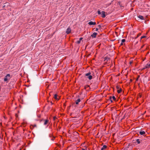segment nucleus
Returning a JSON list of instances; mask_svg holds the SVG:
<instances>
[{
  "instance_id": "nucleus-1",
  "label": "nucleus",
  "mask_w": 150,
  "mask_h": 150,
  "mask_svg": "<svg viewBox=\"0 0 150 150\" xmlns=\"http://www.w3.org/2000/svg\"><path fill=\"white\" fill-rule=\"evenodd\" d=\"M85 76L87 77L89 80H91L92 78V76L91 75V73L90 72L85 74Z\"/></svg>"
},
{
  "instance_id": "nucleus-2",
  "label": "nucleus",
  "mask_w": 150,
  "mask_h": 150,
  "mask_svg": "<svg viewBox=\"0 0 150 150\" xmlns=\"http://www.w3.org/2000/svg\"><path fill=\"white\" fill-rule=\"evenodd\" d=\"M10 75L9 74H7L4 79V81L5 82H8V80H9L10 78Z\"/></svg>"
},
{
  "instance_id": "nucleus-3",
  "label": "nucleus",
  "mask_w": 150,
  "mask_h": 150,
  "mask_svg": "<svg viewBox=\"0 0 150 150\" xmlns=\"http://www.w3.org/2000/svg\"><path fill=\"white\" fill-rule=\"evenodd\" d=\"M97 35V33L94 32L91 35V36L92 38H95L96 37Z\"/></svg>"
},
{
  "instance_id": "nucleus-4",
  "label": "nucleus",
  "mask_w": 150,
  "mask_h": 150,
  "mask_svg": "<svg viewBox=\"0 0 150 150\" xmlns=\"http://www.w3.org/2000/svg\"><path fill=\"white\" fill-rule=\"evenodd\" d=\"M71 30L70 28V27H68L66 33L68 34H69L71 33Z\"/></svg>"
},
{
  "instance_id": "nucleus-5",
  "label": "nucleus",
  "mask_w": 150,
  "mask_h": 150,
  "mask_svg": "<svg viewBox=\"0 0 150 150\" xmlns=\"http://www.w3.org/2000/svg\"><path fill=\"white\" fill-rule=\"evenodd\" d=\"M44 124L45 125H47V124H49V120L48 119H46L44 120Z\"/></svg>"
},
{
  "instance_id": "nucleus-6",
  "label": "nucleus",
  "mask_w": 150,
  "mask_h": 150,
  "mask_svg": "<svg viewBox=\"0 0 150 150\" xmlns=\"http://www.w3.org/2000/svg\"><path fill=\"white\" fill-rule=\"evenodd\" d=\"M139 133L141 135L143 136L145 135V132L144 131H141L139 132Z\"/></svg>"
},
{
  "instance_id": "nucleus-7",
  "label": "nucleus",
  "mask_w": 150,
  "mask_h": 150,
  "mask_svg": "<svg viewBox=\"0 0 150 150\" xmlns=\"http://www.w3.org/2000/svg\"><path fill=\"white\" fill-rule=\"evenodd\" d=\"M88 24L89 25H95L96 24V23L91 21L88 22Z\"/></svg>"
},
{
  "instance_id": "nucleus-8",
  "label": "nucleus",
  "mask_w": 150,
  "mask_h": 150,
  "mask_svg": "<svg viewBox=\"0 0 150 150\" xmlns=\"http://www.w3.org/2000/svg\"><path fill=\"white\" fill-rule=\"evenodd\" d=\"M102 16H101L103 18H104L105 17V12L104 11L102 12Z\"/></svg>"
},
{
  "instance_id": "nucleus-9",
  "label": "nucleus",
  "mask_w": 150,
  "mask_h": 150,
  "mask_svg": "<svg viewBox=\"0 0 150 150\" xmlns=\"http://www.w3.org/2000/svg\"><path fill=\"white\" fill-rule=\"evenodd\" d=\"M54 98H55V99L56 100H58L60 98L59 97V98L57 97V94H55L54 95Z\"/></svg>"
},
{
  "instance_id": "nucleus-10",
  "label": "nucleus",
  "mask_w": 150,
  "mask_h": 150,
  "mask_svg": "<svg viewBox=\"0 0 150 150\" xmlns=\"http://www.w3.org/2000/svg\"><path fill=\"white\" fill-rule=\"evenodd\" d=\"M81 101V100L80 98L78 99L77 100L75 101V103L76 105H78L79 103Z\"/></svg>"
},
{
  "instance_id": "nucleus-11",
  "label": "nucleus",
  "mask_w": 150,
  "mask_h": 150,
  "mask_svg": "<svg viewBox=\"0 0 150 150\" xmlns=\"http://www.w3.org/2000/svg\"><path fill=\"white\" fill-rule=\"evenodd\" d=\"M138 17L141 20H144V18L143 16H142L139 15L138 16Z\"/></svg>"
},
{
  "instance_id": "nucleus-12",
  "label": "nucleus",
  "mask_w": 150,
  "mask_h": 150,
  "mask_svg": "<svg viewBox=\"0 0 150 150\" xmlns=\"http://www.w3.org/2000/svg\"><path fill=\"white\" fill-rule=\"evenodd\" d=\"M107 146L106 145H103V147L101 149V150H104L105 149H106L107 148Z\"/></svg>"
},
{
  "instance_id": "nucleus-13",
  "label": "nucleus",
  "mask_w": 150,
  "mask_h": 150,
  "mask_svg": "<svg viewBox=\"0 0 150 150\" xmlns=\"http://www.w3.org/2000/svg\"><path fill=\"white\" fill-rule=\"evenodd\" d=\"M150 67V64H147L145 67L144 68V69L149 68Z\"/></svg>"
},
{
  "instance_id": "nucleus-14",
  "label": "nucleus",
  "mask_w": 150,
  "mask_h": 150,
  "mask_svg": "<svg viewBox=\"0 0 150 150\" xmlns=\"http://www.w3.org/2000/svg\"><path fill=\"white\" fill-rule=\"evenodd\" d=\"M122 91V89L121 88H120L119 89H118L117 91V92L118 93H120Z\"/></svg>"
},
{
  "instance_id": "nucleus-15",
  "label": "nucleus",
  "mask_w": 150,
  "mask_h": 150,
  "mask_svg": "<svg viewBox=\"0 0 150 150\" xmlns=\"http://www.w3.org/2000/svg\"><path fill=\"white\" fill-rule=\"evenodd\" d=\"M141 33H139L138 34L137 36L135 38V39H137L139 36H140L141 35Z\"/></svg>"
},
{
  "instance_id": "nucleus-16",
  "label": "nucleus",
  "mask_w": 150,
  "mask_h": 150,
  "mask_svg": "<svg viewBox=\"0 0 150 150\" xmlns=\"http://www.w3.org/2000/svg\"><path fill=\"white\" fill-rule=\"evenodd\" d=\"M89 87V86L88 85H86L85 86L84 88L86 89H87Z\"/></svg>"
},
{
  "instance_id": "nucleus-17",
  "label": "nucleus",
  "mask_w": 150,
  "mask_h": 150,
  "mask_svg": "<svg viewBox=\"0 0 150 150\" xmlns=\"http://www.w3.org/2000/svg\"><path fill=\"white\" fill-rule=\"evenodd\" d=\"M136 142L138 144H139L140 143V140L139 139H137L136 140Z\"/></svg>"
},
{
  "instance_id": "nucleus-18",
  "label": "nucleus",
  "mask_w": 150,
  "mask_h": 150,
  "mask_svg": "<svg viewBox=\"0 0 150 150\" xmlns=\"http://www.w3.org/2000/svg\"><path fill=\"white\" fill-rule=\"evenodd\" d=\"M112 99L114 100H116V99L115 98V97L114 96H113L112 97Z\"/></svg>"
},
{
  "instance_id": "nucleus-19",
  "label": "nucleus",
  "mask_w": 150,
  "mask_h": 150,
  "mask_svg": "<svg viewBox=\"0 0 150 150\" xmlns=\"http://www.w3.org/2000/svg\"><path fill=\"white\" fill-rule=\"evenodd\" d=\"M121 41H122V42L124 43L125 42V39H123Z\"/></svg>"
},
{
  "instance_id": "nucleus-20",
  "label": "nucleus",
  "mask_w": 150,
  "mask_h": 150,
  "mask_svg": "<svg viewBox=\"0 0 150 150\" xmlns=\"http://www.w3.org/2000/svg\"><path fill=\"white\" fill-rule=\"evenodd\" d=\"M98 14H101V13L100 11L98 10Z\"/></svg>"
},
{
  "instance_id": "nucleus-21",
  "label": "nucleus",
  "mask_w": 150,
  "mask_h": 150,
  "mask_svg": "<svg viewBox=\"0 0 150 150\" xmlns=\"http://www.w3.org/2000/svg\"><path fill=\"white\" fill-rule=\"evenodd\" d=\"M146 37V36H142L141 37V39H142L144 38H145Z\"/></svg>"
},
{
  "instance_id": "nucleus-22",
  "label": "nucleus",
  "mask_w": 150,
  "mask_h": 150,
  "mask_svg": "<svg viewBox=\"0 0 150 150\" xmlns=\"http://www.w3.org/2000/svg\"><path fill=\"white\" fill-rule=\"evenodd\" d=\"M109 98L111 102H112V101L111 100L112 99V97H111V96H110V98Z\"/></svg>"
},
{
  "instance_id": "nucleus-23",
  "label": "nucleus",
  "mask_w": 150,
  "mask_h": 150,
  "mask_svg": "<svg viewBox=\"0 0 150 150\" xmlns=\"http://www.w3.org/2000/svg\"><path fill=\"white\" fill-rule=\"evenodd\" d=\"M80 42H81V41H80V40H79V41H77V43L78 44H79V43H80Z\"/></svg>"
},
{
  "instance_id": "nucleus-24",
  "label": "nucleus",
  "mask_w": 150,
  "mask_h": 150,
  "mask_svg": "<svg viewBox=\"0 0 150 150\" xmlns=\"http://www.w3.org/2000/svg\"><path fill=\"white\" fill-rule=\"evenodd\" d=\"M56 119H57V118L56 117H53V120H55Z\"/></svg>"
},
{
  "instance_id": "nucleus-25",
  "label": "nucleus",
  "mask_w": 150,
  "mask_h": 150,
  "mask_svg": "<svg viewBox=\"0 0 150 150\" xmlns=\"http://www.w3.org/2000/svg\"><path fill=\"white\" fill-rule=\"evenodd\" d=\"M116 88L118 90L119 89H120V88H119V87L118 86H116Z\"/></svg>"
},
{
  "instance_id": "nucleus-26",
  "label": "nucleus",
  "mask_w": 150,
  "mask_h": 150,
  "mask_svg": "<svg viewBox=\"0 0 150 150\" xmlns=\"http://www.w3.org/2000/svg\"><path fill=\"white\" fill-rule=\"evenodd\" d=\"M98 27L99 28H101V26L100 25H98Z\"/></svg>"
},
{
  "instance_id": "nucleus-27",
  "label": "nucleus",
  "mask_w": 150,
  "mask_h": 150,
  "mask_svg": "<svg viewBox=\"0 0 150 150\" xmlns=\"http://www.w3.org/2000/svg\"><path fill=\"white\" fill-rule=\"evenodd\" d=\"M83 39V38H80L79 39V40H80V41H81V40Z\"/></svg>"
},
{
  "instance_id": "nucleus-28",
  "label": "nucleus",
  "mask_w": 150,
  "mask_h": 150,
  "mask_svg": "<svg viewBox=\"0 0 150 150\" xmlns=\"http://www.w3.org/2000/svg\"><path fill=\"white\" fill-rule=\"evenodd\" d=\"M123 45V43L122 42L120 44V45L122 46V45Z\"/></svg>"
},
{
  "instance_id": "nucleus-29",
  "label": "nucleus",
  "mask_w": 150,
  "mask_h": 150,
  "mask_svg": "<svg viewBox=\"0 0 150 150\" xmlns=\"http://www.w3.org/2000/svg\"><path fill=\"white\" fill-rule=\"evenodd\" d=\"M98 30V28H96V31H97Z\"/></svg>"
},
{
  "instance_id": "nucleus-30",
  "label": "nucleus",
  "mask_w": 150,
  "mask_h": 150,
  "mask_svg": "<svg viewBox=\"0 0 150 150\" xmlns=\"http://www.w3.org/2000/svg\"><path fill=\"white\" fill-rule=\"evenodd\" d=\"M139 76L137 78V80H137H137H138V79H139Z\"/></svg>"
},
{
  "instance_id": "nucleus-31",
  "label": "nucleus",
  "mask_w": 150,
  "mask_h": 150,
  "mask_svg": "<svg viewBox=\"0 0 150 150\" xmlns=\"http://www.w3.org/2000/svg\"><path fill=\"white\" fill-rule=\"evenodd\" d=\"M132 62H131V61H130L129 62V63H130V64H132Z\"/></svg>"
},
{
  "instance_id": "nucleus-32",
  "label": "nucleus",
  "mask_w": 150,
  "mask_h": 150,
  "mask_svg": "<svg viewBox=\"0 0 150 150\" xmlns=\"http://www.w3.org/2000/svg\"><path fill=\"white\" fill-rule=\"evenodd\" d=\"M55 138L54 137H53V138L52 139V140H54V139Z\"/></svg>"
},
{
  "instance_id": "nucleus-33",
  "label": "nucleus",
  "mask_w": 150,
  "mask_h": 150,
  "mask_svg": "<svg viewBox=\"0 0 150 150\" xmlns=\"http://www.w3.org/2000/svg\"><path fill=\"white\" fill-rule=\"evenodd\" d=\"M82 150H85V149L83 148L82 149Z\"/></svg>"
},
{
  "instance_id": "nucleus-34",
  "label": "nucleus",
  "mask_w": 150,
  "mask_h": 150,
  "mask_svg": "<svg viewBox=\"0 0 150 150\" xmlns=\"http://www.w3.org/2000/svg\"><path fill=\"white\" fill-rule=\"evenodd\" d=\"M144 45H143V46H142V47H142V48H143V47H144Z\"/></svg>"
},
{
  "instance_id": "nucleus-35",
  "label": "nucleus",
  "mask_w": 150,
  "mask_h": 150,
  "mask_svg": "<svg viewBox=\"0 0 150 150\" xmlns=\"http://www.w3.org/2000/svg\"><path fill=\"white\" fill-rule=\"evenodd\" d=\"M149 53V52H148L147 53V54H148Z\"/></svg>"
},
{
  "instance_id": "nucleus-36",
  "label": "nucleus",
  "mask_w": 150,
  "mask_h": 150,
  "mask_svg": "<svg viewBox=\"0 0 150 150\" xmlns=\"http://www.w3.org/2000/svg\"><path fill=\"white\" fill-rule=\"evenodd\" d=\"M140 97H141V95H140Z\"/></svg>"
}]
</instances>
